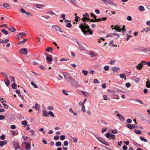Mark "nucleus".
I'll use <instances>...</instances> for the list:
<instances>
[{
  "label": "nucleus",
  "mask_w": 150,
  "mask_h": 150,
  "mask_svg": "<svg viewBox=\"0 0 150 150\" xmlns=\"http://www.w3.org/2000/svg\"><path fill=\"white\" fill-rule=\"evenodd\" d=\"M115 34H114V33H109L107 34L106 36L105 37V38H106L108 37H112V36H115Z\"/></svg>",
  "instance_id": "nucleus-18"
},
{
  "label": "nucleus",
  "mask_w": 150,
  "mask_h": 150,
  "mask_svg": "<svg viewBox=\"0 0 150 150\" xmlns=\"http://www.w3.org/2000/svg\"><path fill=\"white\" fill-rule=\"evenodd\" d=\"M3 6L6 8H8L10 7V5L9 4L7 3L4 4Z\"/></svg>",
  "instance_id": "nucleus-26"
},
{
  "label": "nucleus",
  "mask_w": 150,
  "mask_h": 150,
  "mask_svg": "<svg viewBox=\"0 0 150 150\" xmlns=\"http://www.w3.org/2000/svg\"><path fill=\"white\" fill-rule=\"evenodd\" d=\"M127 127L131 129H134L135 127V125H132L130 124H128L127 125Z\"/></svg>",
  "instance_id": "nucleus-15"
},
{
  "label": "nucleus",
  "mask_w": 150,
  "mask_h": 150,
  "mask_svg": "<svg viewBox=\"0 0 150 150\" xmlns=\"http://www.w3.org/2000/svg\"><path fill=\"white\" fill-rule=\"evenodd\" d=\"M18 35H19L21 38H22L23 36H25L26 35V34L24 33H20L18 34Z\"/></svg>",
  "instance_id": "nucleus-20"
},
{
  "label": "nucleus",
  "mask_w": 150,
  "mask_h": 150,
  "mask_svg": "<svg viewBox=\"0 0 150 150\" xmlns=\"http://www.w3.org/2000/svg\"><path fill=\"white\" fill-rule=\"evenodd\" d=\"M140 139L142 141H144L145 142H146L147 140L146 139L144 138L143 137H140Z\"/></svg>",
  "instance_id": "nucleus-50"
},
{
  "label": "nucleus",
  "mask_w": 150,
  "mask_h": 150,
  "mask_svg": "<svg viewBox=\"0 0 150 150\" xmlns=\"http://www.w3.org/2000/svg\"><path fill=\"white\" fill-rule=\"evenodd\" d=\"M82 72L83 75L85 76H86L87 75L88 73V71L86 70H82Z\"/></svg>",
  "instance_id": "nucleus-27"
},
{
  "label": "nucleus",
  "mask_w": 150,
  "mask_h": 150,
  "mask_svg": "<svg viewBox=\"0 0 150 150\" xmlns=\"http://www.w3.org/2000/svg\"><path fill=\"white\" fill-rule=\"evenodd\" d=\"M112 70L114 71H115L116 72H118V70H119L120 68L119 67L116 68V67H112Z\"/></svg>",
  "instance_id": "nucleus-21"
},
{
  "label": "nucleus",
  "mask_w": 150,
  "mask_h": 150,
  "mask_svg": "<svg viewBox=\"0 0 150 150\" xmlns=\"http://www.w3.org/2000/svg\"><path fill=\"white\" fill-rule=\"evenodd\" d=\"M67 81L74 86H79V85L78 84V82L76 81L71 76L69 78V79Z\"/></svg>",
  "instance_id": "nucleus-2"
},
{
  "label": "nucleus",
  "mask_w": 150,
  "mask_h": 150,
  "mask_svg": "<svg viewBox=\"0 0 150 150\" xmlns=\"http://www.w3.org/2000/svg\"><path fill=\"white\" fill-rule=\"evenodd\" d=\"M59 136H57L54 137V139L55 140H57L59 139Z\"/></svg>",
  "instance_id": "nucleus-55"
},
{
  "label": "nucleus",
  "mask_w": 150,
  "mask_h": 150,
  "mask_svg": "<svg viewBox=\"0 0 150 150\" xmlns=\"http://www.w3.org/2000/svg\"><path fill=\"white\" fill-rule=\"evenodd\" d=\"M17 85L15 83H13L11 85V87L13 89H15L16 88Z\"/></svg>",
  "instance_id": "nucleus-33"
},
{
  "label": "nucleus",
  "mask_w": 150,
  "mask_h": 150,
  "mask_svg": "<svg viewBox=\"0 0 150 150\" xmlns=\"http://www.w3.org/2000/svg\"><path fill=\"white\" fill-rule=\"evenodd\" d=\"M1 99L2 100H3L2 101H1V102L4 105V108H6V109L8 108V105L7 104H4V102L6 103V102L5 101V100L3 98H0V100H1Z\"/></svg>",
  "instance_id": "nucleus-9"
},
{
  "label": "nucleus",
  "mask_w": 150,
  "mask_h": 150,
  "mask_svg": "<svg viewBox=\"0 0 150 150\" xmlns=\"http://www.w3.org/2000/svg\"><path fill=\"white\" fill-rule=\"evenodd\" d=\"M45 50L46 51L48 52L50 51H52L53 50V49L52 47H49L47 48Z\"/></svg>",
  "instance_id": "nucleus-36"
},
{
  "label": "nucleus",
  "mask_w": 150,
  "mask_h": 150,
  "mask_svg": "<svg viewBox=\"0 0 150 150\" xmlns=\"http://www.w3.org/2000/svg\"><path fill=\"white\" fill-rule=\"evenodd\" d=\"M24 144L25 145V149L26 150H29L31 148L30 144L27 142H24Z\"/></svg>",
  "instance_id": "nucleus-7"
},
{
  "label": "nucleus",
  "mask_w": 150,
  "mask_h": 150,
  "mask_svg": "<svg viewBox=\"0 0 150 150\" xmlns=\"http://www.w3.org/2000/svg\"><path fill=\"white\" fill-rule=\"evenodd\" d=\"M13 144L15 149H20V147L19 146V144L15 142H13Z\"/></svg>",
  "instance_id": "nucleus-4"
},
{
  "label": "nucleus",
  "mask_w": 150,
  "mask_h": 150,
  "mask_svg": "<svg viewBox=\"0 0 150 150\" xmlns=\"http://www.w3.org/2000/svg\"><path fill=\"white\" fill-rule=\"evenodd\" d=\"M101 143L107 145L108 146H109V145L108 144V142L107 141L105 140L104 139L103 140V141L101 142Z\"/></svg>",
  "instance_id": "nucleus-29"
},
{
  "label": "nucleus",
  "mask_w": 150,
  "mask_h": 150,
  "mask_svg": "<svg viewBox=\"0 0 150 150\" xmlns=\"http://www.w3.org/2000/svg\"><path fill=\"white\" fill-rule=\"evenodd\" d=\"M35 6L37 8H41L42 6H44L40 4H37L35 5Z\"/></svg>",
  "instance_id": "nucleus-22"
},
{
  "label": "nucleus",
  "mask_w": 150,
  "mask_h": 150,
  "mask_svg": "<svg viewBox=\"0 0 150 150\" xmlns=\"http://www.w3.org/2000/svg\"><path fill=\"white\" fill-rule=\"evenodd\" d=\"M4 81L6 85L8 86L10 84L9 80L8 79H6L4 80Z\"/></svg>",
  "instance_id": "nucleus-16"
},
{
  "label": "nucleus",
  "mask_w": 150,
  "mask_h": 150,
  "mask_svg": "<svg viewBox=\"0 0 150 150\" xmlns=\"http://www.w3.org/2000/svg\"><path fill=\"white\" fill-rule=\"evenodd\" d=\"M63 74L65 78L67 80L69 78L71 77L67 73L64 72L63 73Z\"/></svg>",
  "instance_id": "nucleus-10"
},
{
  "label": "nucleus",
  "mask_w": 150,
  "mask_h": 150,
  "mask_svg": "<svg viewBox=\"0 0 150 150\" xmlns=\"http://www.w3.org/2000/svg\"><path fill=\"white\" fill-rule=\"evenodd\" d=\"M64 145L65 146H67L68 144V142L67 141H65L64 143Z\"/></svg>",
  "instance_id": "nucleus-64"
},
{
  "label": "nucleus",
  "mask_w": 150,
  "mask_h": 150,
  "mask_svg": "<svg viewBox=\"0 0 150 150\" xmlns=\"http://www.w3.org/2000/svg\"><path fill=\"white\" fill-rule=\"evenodd\" d=\"M79 27L84 34L85 35L88 32H89V34L91 35L92 34V32L91 31L89 26L87 25L86 23H81L79 25Z\"/></svg>",
  "instance_id": "nucleus-1"
},
{
  "label": "nucleus",
  "mask_w": 150,
  "mask_h": 150,
  "mask_svg": "<svg viewBox=\"0 0 150 150\" xmlns=\"http://www.w3.org/2000/svg\"><path fill=\"white\" fill-rule=\"evenodd\" d=\"M56 146H59L61 145V142H58L56 143Z\"/></svg>",
  "instance_id": "nucleus-38"
},
{
  "label": "nucleus",
  "mask_w": 150,
  "mask_h": 150,
  "mask_svg": "<svg viewBox=\"0 0 150 150\" xmlns=\"http://www.w3.org/2000/svg\"><path fill=\"white\" fill-rule=\"evenodd\" d=\"M48 114L50 115H51L52 117H53L54 116L53 113L51 111H50L48 112Z\"/></svg>",
  "instance_id": "nucleus-45"
},
{
  "label": "nucleus",
  "mask_w": 150,
  "mask_h": 150,
  "mask_svg": "<svg viewBox=\"0 0 150 150\" xmlns=\"http://www.w3.org/2000/svg\"><path fill=\"white\" fill-rule=\"evenodd\" d=\"M86 20L87 21H89L90 20V18L87 17H83L82 19V20L84 23L86 22Z\"/></svg>",
  "instance_id": "nucleus-13"
},
{
  "label": "nucleus",
  "mask_w": 150,
  "mask_h": 150,
  "mask_svg": "<svg viewBox=\"0 0 150 150\" xmlns=\"http://www.w3.org/2000/svg\"><path fill=\"white\" fill-rule=\"evenodd\" d=\"M139 9L141 11H143L144 10V8L143 6H139Z\"/></svg>",
  "instance_id": "nucleus-25"
},
{
  "label": "nucleus",
  "mask_w": 150,
  "mask_h": 150,
  "mask_svg": "<svg viewBox=\"0 0 150 150\" xmlns=\"http://www.w3.org/2000/svg\"><path fill=\"white\" fill-rule=\"evenodd\" d=\"M140 79L139 78H137L135 79V81L136 83H138L140 81Z\"/></svg>",
  "instance_id": "nucleus-52"
},
{
  "label": "nucleus",
  "mask_w": 150,
  "mask_h": 150,
  "mask_svg": "<svg viewBox=\"0 0 150 150\" xmlns=\"http://www.w3.org/2000/svg\"><path fill=\"white\" fill-rule=\"evenodd\" d=\"M27 39H24L23 40L20 41V42L18 44H24L27 41Z\"/></svg>",
  "instance_id": "nucleus-44"
},
{
  "label": "nucleus",
  "mask_w": 150,
  "mask_h": 150,
  "mask_svg": "<svg viewBox=\"0 0 150 150\" xmlns=\"http://www.w3.org/2000/svg\"><path fill=\"white\" fill-rule=\"evenodd\" d=\"M132 120L130 119H128L127 120L126 122L128 123H131L132 122Z\"/></svg>",
  "instance_id": "nucleus-62"
},
{
  "label": "nucleus",
  "mask_w": 150,
  "mask_h": 150,
  "mask_svg": "<svg viewBox=\"0 0 150 150\" xmlns=\"http://www.w3.org/2000/svg\"><path fill=\"white\" fill-rule=\"evenodd\" d=\"M42 112L43 113V115L44 116L46 117L48 116V114H47V112L46 111L43 110Z\"/></svg>",
  "instance_id": "nucleus-30"
},
{
  "label": "nucleus",
  "mask_w": 150,
  "mask_h": 150,
  "mask_svg": "<svg viewBox=\"0 0 150 150\" xmlns=\"http://www.w3.org/2000/svg\"><path fill=\"white\" fill-rule=\"evenodd\" d=\"M103 99L104 100H110V99L108 98H107V96L106 95H103Z\"/></svg>",
  "instance_id": "nucleus-43"
},
{
  "label": "nucleus",
  "mask_w": 150,
  "mask_h": 150,
  "mask_svg": "<svg viewBox=\"0 0 150 150\" xmlns=\"http://www.w3.org/2000/svg\"><path fill=\"white\" fill-rule=\"evenodd\" d=\"M69 110L70 112L73 113L75 116H76L77 115V114L76 113L74 112L71 108H69Z\"/></svg>",
  "instance_id": "nucleus-23"
},
{
  "label": "nucleus",
  "mask_w": 150,
  "mask_h": 150,
  "mask_svg": "<svg viewBox=\"0 0 150 150\" xmlns=\"http://www.w3.org/2000/svg\"><path fill=\"white\" fill-rule=\"evenodd\" d=\"M114 29H115V30L116 31H118L119 32H120L121 31V29L117 25L115 28H112V29L113 30Z\"/></svg>",
  "instance_id": "nucleus-14"
},
{
  "label": "nucleus",
  "mask_w": 150,
  "mask_h": 150,
  "mask_svg": "<svg viewBox=\"0 0 150 150\" xmlns=\"http://www.w3.org/2000/svg\"><path fill=\"white\" fill-rule=\"evenodd\" d=\"M8 30L13 32H14L16 31V28L13 27H11L10 28H9Z\"/></svg>",
  "instance_id": "nucleus-19"
},
{
  "label": "nucleus",
  "mask_w": 150,
  "mask_h": 150,
  "mask_svg": "<svg viewBox=\"0 0 150 150\" xmlns=\"http://www.w3.org/2000/svg\"><path fill=\"white\" fill-rule=\"evenodd\" d=\"M77 43L79 46V48L80 49V50L83 51H84V49L82 46L81 44L80 43H79L78 42H77Z\"/></svg>",
  "instance_id": "nucleus-12"
},
{
  "label": "nucleus",
  "mask_w": 150,
  "mask_h": 150,
  "mask_svg": "<svg viewBox=\"0 0 150 150\" xmlns=\"http://www.w3.org/2000/svg\"><path fill=\"white\" fill-rule=\"evenodd\" d=\"M109 67L108 66H105L104 67V69L105 71H108L109 69Z\"/></svg>",
  "instance_id": "nucleus-49"
},
{
  "label": "nucleus",
  "mask_w": 150,
  "mask_h": 150,
  "mask_svg": "<svg viewBox=\"0 0 150 150\" xmlns=\"http://www.w3.org/2000/svg\"><path fill=\"white\" fill-rule=\"evenodd\" d=\"M89 54L92 55V56L93 57H95L97 56V54L96 53L92 51L90 52Z\"/></svg>",
  "instance_id": "nucleus-17"
},
{
  "label": "nucleus",
  "mask_w": 150,
  "mask_h": 150,
  "mask_svg": "<svg viewBox=\"0 0 150 150\" xmlns=\"http://www.w3.org/2000/svg\"><path fill=\"white\" fill-rule=\"evenodd\" d=\"M66 26L68 28H70L71 26V23H68L66 25Z\"/></svg>",
  "instance_id": "nucleus-60"
},
{
  "label": "nucleus",
  "mask_w": 150,
  "mask_h": 150,
  "mask_svg": "<svg viewBox=\"0 0 150 150\" xmlns=\"http://www.w3.org/2000/svg\"><path fill=\"white\" fill-rule=\"evenodd\" d=\"M71 2L73 5L76 6L77 2V1L76 0H71Z\"/></svg>",
  "instance_id": "nucleus-24"
},
{
  "label": "nucleus",
  "mask_w": 150,
  "mask_h": 150,
  "mask_svg": "<svg viewBox=\"0 0 150 150\" xmlns=\"http://www.w3.org/2000/svg\"><path fill=\"white\" fill-rule=\"evenodd\" d=\"M82 106L81 108V110L82 111L85 112H86V110L85 109V107L84 105H82Z\"/></svg>",
  "instance_id": "nucleus-41"
},
{
  "label": "nucleus",
  "mask_w": 150,
  "mask_h": 150,
  "mask_svg": "<svg viewBox=\"0 0 150 150\" xmlns=\"http://www.w3.org/2000/svg\"><path fill=\"white\" fill-rule=\"evenodd\" d=\"M35 106H33V108H35L37 110H39L40 108V105L39 104H38L37 103H35Z\"/></svg>",
  "instance_id": "nucleus-11"
},
{
  "label": "nucleus",
  "mask_w": 150,
  "mask_h": 150,
  "mask_svg": "<svg viewBox=\"0 0 150 150\" xmlns=\"http://www.w3.org/2000/svg\"><path fill=\"white\" fill-rule=\"evenodd\" d=\"M127 20L130 21L132 20V18L131 16H128L127 17Z\"/></svg>",
  "instance_id": "nucleus-51"
},
{
  "label": "nucleus",
  "mask_w": 150,
  "mask_h": 150,
  "mask_svg": "<svg viewBox=\"0 0 150 150\" xmlns=\"http://www.w3.org/2000/svg\"><path fill=\"white\" fill-rule=\"evenodd\" d=\"M116 116L119 117V119L121 121L123 122L125 120V118L120 113L118 114Z\"/></svg>",
  "instance_id": "nucleus-5"
},
{
  "label": "nucleus",
  "mask_w": 150,
  "mask_h": 150,
  "mask_svg": "<svg viewBox=\"0 0 150 150\" xmlns=\"http://www.w3.org/2000/svg\"><path fill=\"white\" fill-rule=\"evenodd\" d=\"M112 0H107V4H112Z\"/></svg>",
  "instance_id": "nucleus-59"
},
{
  "label": "nucleus",
  "mask_w": 150,
  "mask_h": 150,
  "mask_svg": "<svg viewBox=\"0 0 150 150\" xmlns=\"http://www.w3.org/2000/svg\"><path fill=\"white\" fill-rule=\"evenodd\" d=\"M75 21L76 22H77L78 21V19H81L80 17L78 16H76L75 17Z\"/></svg>",
  "instance_id": "nucleus-48"
},
{
  "label": "nucleus",
  "mask_w": 150,
  "mask_h": 150,
  "mask_svg": "<svg viewBox=\"0 0 150 150\" xmlns=\"http://www.w3.org/2000/svg\"><path fill=\"white\" fill-rule=\"evenodd\" d=\"M27 122L26 120H24L21 122V124L22 125H27Z\"/></svg>",
  "instance_id": "nucleus-37"
},
{
  "label": "nucleus",
  "mask_w": 150,
  "mask_h": 150,
  "mask_svg": "<svg viewBox=\"0 0 150 150\" xmlns=\"http://www.w3.org/2000/svg\"><path fill=\"white\" fill-rule=\"evenodd\" d=\"M121 30H122V32H125L126 30V29L125 28V26L124 25H123L121 29Z\"/></svg>",
  "instance_id": "nucleus-40"
},
{
  "label": "nucleus",
  "mask_w": 150,
  "mask_h": 150,
  "mask_svg": "<svg viewBox=\"0 0 150 150\" xmlns=\"http://www.w3.org/2000/svg\"><path fill=\"white\" fill-rule=\"evenodd\" d=\"M60 138L61 140H63L65 139V136L64 135H62L60 136Z\"/></svg>",
  "instance_id": "nucleus-47"
},
{
  "label": "nucleus",
  "mask_w": 150,
  "mask_h": 150,
  "mask_svg": "<svg viewBox=\"0 0 150 150\" xmlns=\"http://www.w3.org/2000/svg\"><path fill=\"white\" fill-rule=\"evenodd\" d=\"M100 21H104L106 20L107 19V17H101V18H100Z\"/></svg>",
  "instance_id": "nucleus-56"
},
{
  "label": "nucleus",
  "mask_w": 150,
  "mask_h": 150,
  "mask_svg": "<svg viewBox=\"0 0 150 150\" xmlns=\"http://www.w3.org/2000/svg\"><path fill=\"white\" fill-rule=\"evenodd\" d=\"M134 100L140 103L141 104H144L143 102L140 100L138 99H135Z\"/></svg>",
  "instance_id": "nucleus-31"
},
{
  "label": "nucleus",
  "mask_w": 150,
  "mask_h": 150,
  "mask_svg": "<svg viewBox=\"0 0 150 150\" xmlns=\"http://www.w3.org/2000/svg\"><path fill=\"white\" fill-rule=\"evenodd\" d=\"M31 84L34 87V88H38V86L36 85L33 82H31Z\"/></svg>",
  "instance_id": "nucleus-34"
},
{
  "label": "nucleus",
  "mask_w": 150,
  "mask_h": 150,
  "mask_svg": "<svg viewBox=\"0 0 150 150\" xmlns=\"http://www.w3.org/2000/svg\"><path fill=\"white\" fill-rule=\"evenodd\" d=\"M110 134L109 133H107L105 135L107 138H109L110 137Z\"/></svg>",
  "instance_id": "nucleus-63"
},
{
  "label": "nucleus",
  "mask_w": 150,
  "mask_h": 150,
  "mask_svg": "<svg viewBox=\"0 0 150 150\" xmlns=\"http://www.w3.org/2000/svg\"><path fill=\"white\" fill-rule=\"evenodd\" d=\"M47 54L49 55L50 57H47L46 58V60L49 62V63L51 64L52 63V56L51 55H49L47 53Z\"/></svg>",
  "instance_id": "nucleus-6"
},
{
  "label": "nucleus",
  "mask_w": 150,
  "mask_h": 150,
  "mask_svg": "<svg viewBox=\"0 0 150 150\" xmlns=\"http://www.w3.org/2000/svg\"><path fill=\"white\" fill-rule=\"evenodd\" d=\"M5 116H4L2 115H0V120H2L3 119H4L5 118Z\"/></svg>",
  "instance_id": "nucleus-54"
},
{
  "label": "nucleus",
  "mask_w": 150,
  "mask_h": 150,
  "mask_svg": "<svg viewBox=\"0 0 150 150\" xmlns=\"http://www.w3.org/2000/svg\"><path fill=\"white\" fill-rule=\"evenodd\" d=\"M120 77L121 79L124 78V79L125 80H126V77L125 76V74H120Z\"/></svg>",
  "instance_id": "nucleus-28"
},
{
  "label": "nucleus",
  "mask_w": 150,
  "mask_h": 150,
  "mask_svg": "<svg viewBox=\"0 0 150 150\" xmlns=\"http://www.w3.org/2000/svg\"><path fill=\"white\" fill-rule=\"evenodd\" d=\"M125 85L127 87L129 88L131 84H130V83L127 82L126 83Z\"/></svg>",
  "instance_id": "nucleus-53"
},
{
  "label": "nucleus",
  "mask_w": 150,
  "mask_h": 150,
  "mask_svg": "<svg viewBox=\"0 0 150 150\" xmlns=\"http://www.w3.org/2000/svg\"><path fill=\"white\" fill-rule=\"evenodd\" d=\"M135 132L137 134H141V131L139 129H135Z\"/></svg>",
  "instance_id": "nucleus-39"
},
{
  "label": "nucleus",
  "mask_w": 150,
  "mask_h": 150,
  "mask_svg": "<svg viewBox=\"0 0 150 150\" xmlns=\"http://www.w3.org/2000/svg\"><path fill=\"white\" fill-rule=\"evenodd\" d=\"M39 67L43 70H45V68L42 65H40V66Z\"/></svg>",
  "instance_id": "nucleus-61"
},
{
  "label": "nucleus",
  "mask_w": 150,
  "mask_h": 150,
  "mask_svg": "<svg viewBox=\"0 0 150 150\" xmlns=\"http://www.w3.org/2000/svg\"><path fill=\"white\" fill-rule=\"evenodd\" d=\"M145 64V62L143 61L142 62L139 63L137 66V68L139 69H140L142 67V66L144 65Z\"/></svg>",
  "instance_id": "nucleus-8"
},
{
  "label": "nucleus",
  "mask_w": 150,
  "mask_h": 150,
  "mask_svg": "<svg viewBox=\"0 0 150 150\" xmlns=\"http://www.w3.org/2000/svg\"><path fill=\"white\" fill-rule=\"evenodd\" d=\"M113 97L114 98L118 99H119V97L117 95H114L113 96Z\"/></svg>",
  "instance_id": "nucleus-42"
},
{
  "label": "nucleus",
  "mask_w": 150,
  "mask_h": 150,
  "mask_svg": "<svg viewBox=\"0 0 150 150\" xmlns=\"http://www.w3.org/2000/svg\"><path fill=\"white\" fill-rule=\"evenodd\" d=\"M52 28L54 29L55 30L57 31H59L60 32H63V31L61 28H59V27L57 25H53L52 26Z\"/></svg>",
  "instance_id": "nucleus-3"
},
{
  "label": "nucleus",
  "mask_w": 150,
  "mask_h": 150,
  "mask_svg": "<svg viewBox=\"0 0 150 150\" xmlns=\"http://www.w3.org/2000/svg\"><path fill=\"white\" fill-rule=\"evenodd\" d=\"M1 32L6 35H7L8 33V32L6 31L5 29L2 30Z\"/></svg>",
  "instance_id": "nucleus-32"
},
{
  "label": "nucleus",
  "mask_w": 150,
  "mask_h": 150,
  "mask_svg": "<svg viewBox=\"0 0 150 150\" xmlns=\"http://www.w3.org/2000/svg\"><path fill=\"white\" fill-rule=\"evenodd\" d=\"M93 82L95 83H99L100 81L97 79H95L93 80Z\"/></svg>",
  "instance_id": "nucleus-58"
},
{
  "label": "nucleus",
  "mask_w": 150,
  "mask_h": 150,
  "mask_svg": "<svg viewBox=\"0 0 150 150\" xmlns=\"http://www.w3.org/2000/svg\"><path fill=\"white\" fill-rule=\"evenodd\" d=\"M21 51H23L24 52L25 54H26L27 53V49L26 48H21Z\"/></svg>",
  "instance_id": "nucleus-35"
},
{
  "label": "nucleus",
  "mask_w": 150,
  "mask_h": 150,
  "mask_svg": "<svg viewBox=\"0 0 150 150\" xmlns=\"http://www.w3.org/2000/svg\"><path fill=\"white\" fill-rule=\"evenodd\" d=\"M23 140L24 141V142H25L27 141V140L28 138V137L27 136H26V137L24 136L23 137Z\"/></svg>",
  "instance_id": "nucleus-57"
},
{
  "label": "nucleus",
  "mask_w": 150,
  "mask_h": 150,
  "mask_svg": "<svg viewBox=\"0 0 150 150\" xmlns=\"http://www.w3.org/2000/svg\"><path fill=\"white\" fill-rule=\"evenodd\" d=\"M97 139L100 142H101L103 141V139L102 137H97Z\"/></svg>",
  "instance_id": "nucleus-46"
}]
</instances>
